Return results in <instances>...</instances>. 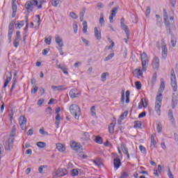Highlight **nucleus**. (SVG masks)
Returning a JSON list of instances; mask_svg holds the SVG:
<instances>
[{
    "instance_id": "f257e3e1",
    "label": "nucleus",
    "mask_w": 178,
    "mask_h": 178,
    "mask_svg": "<svg viewBox=\"0 0 178 178\" xmlns=\"http://www.w3.org/2000/svg\"><path fill=\"white\" fill-rule=\"evenodd\" d=\"M170 81L171 86L172 87V90L174 91L172 95V109H175L178 102V94L177 92H176L177 91V81L176 80V74H175V70L173 69L171 70Z\"/></svg>"
},
{
    "instance_id": "f03ea898",
    "label": "nucleus",
    "mask_w": 178,
    "mask_h": 178,
    "mask_svg": "<svg viewBox=\"0 0 178 178\" xmlns=\"http://www.w3.org/2000/svg\"><path fill=\"white\" fill-rule=\"evenodd\" d=\"M16 135V126L13 127L10 137L8 142L6 143L5 148L7 151H10V148L13 147V143H15V136Z\"/></svg>"
},
{
    "instance_id": "7ed1b4c3",
    "label": "nucleus",
    "mask_w": 178,
    "mask_h": 178,
    "mask_svg": "<svg viewBox=\"0 0 178 178\" xmlns=\"http://www.w3.org/2000/svg\"><path fill=\"white\" fill-rule=\"evenodd\" d=\"M34 6H37L38 9H41L42 8V4L38 6V1L37 0L28 1L25 3V8L26 9L27 13H31L34 9Z\"/></svg>"
},
{
    "instance_id": "20e7f679",
    "label": "nucleus",
    "mask_w": 178,
    "mask_h": 178,
    "mask_svg": "<svg viewBox=\"0 0 178 178\" xmlns=\"http://www.w3.org/2000/svg\"><path fill=\"white\" fill-rule=\"evenodd\" d=\"M70 112L76 120H79L80 116H81V109L77 104H71L70 106Z\"/></svg>"
},
{
    "instance_id": "39448f33",
    "label": "nucleus",
    "mask_w": 178,
    "mask_h": 178,
    "mask_svg": "<svg viewBox=\"0 0 178 178\" xmlns=\"http://www.w3.org/2000/svg\"><path fill=\"white\" fill-rule=\"evenodd\" d=\"M140 58L142 62V69L143 72H147V67H148V63L149 62V60L148 59V56L147 55V53L143 52V54H140Z\"/></svg>"
},
{
    "instance_id": "423d86ee",
    "label": "nucleus",
    "mask_w": 178,
    "mask_h": 178,
    "mask_svg": "<svg viewBox=\"0 0 178 178\" xmlns=\"http://www.w3.org/2000/svg\"><path fill=\"white\" fill-rule=\"evenodd\" d=\"M67 175V170L66 168H58L57 170H55L53 176L54 177H60L62 176H66Z\"/></svg>"
},
{
    "instance_id": "0eeeda50",
    "label": "nucleus",
    "mask_w": 178,
    "mask_h": 178,
    "mask_svg": "<svg viewBox=\"0 0 178 178\" xmlns=\"http://www.w3.org/2000/svg\"><path fill=\"white\" fill-rule=\"evenodd\" d=\"M161 41V55L163 59H166V58L168 57V47H166L165 39H162Z\"/></svg>"
},
{
    "instance_id": "6e6552de",
    "label": "nucleus",
    "mask_w": 178,
    "mask_h": 178,
    "mask_svg": "<svg viewBox=\"0 0 178 178\" xmlns=\"http://www.w3.org/2000/svg\"><path fill=\"white\" fill-rule=\"evenodd\" d=\"M120 24H121V28L122 30H124L127 38L130 37V30H129V27L126 24H124V18H122L120 20Z\"/></svg>"
},
{
    "instance_id": "1a4fd4ad",
    "label": "nucleus",
    "mask_w": 178,
    "mask_h": 178,
    "mask_svg": "<svg viewBox=\"0 0 178 178\" xmlns=\"http://www.w3.org/2000/svg\"><path fill=\"white\" fill-rule=\"evenodd\" d=\"M13 22H10L8 25V42H12V35H13Z\"/></svg>"
},
{
    "instance_id": "9d476101",
    "label": "nucleus",
    "mask_w": 178,
    "mask_h": 178,
    "mask_svg": "<svg viewBox=\"0 0 178 178\" xmlns=\"http://www.w3.org/2000/svg\"><path fill=\"white\" fill-rule=\"evenodd\" d=\"M114 155L115 156V158L113 159L114 168L115 169H118L122 165V161H120V159L117 154H114Z\"/></svg>"
},
{
    "instance_id": "9b49d317",
    "label": "nucleus",
    "mask_w": 178,
    "mask_h": 178,
    "mask_svg": "<svg viewBox=\"0 0 178 178\" xmlns=\"http://www.w3.org/2000/svg\"><path fill=\"white\" fill-rule=\"evenodd\" d=\"M19 123L22 130H24V127H26V124H27V118H26L24 115H21L19 117Z\"/></svg>"
},
{
    "instance_id": "f8f14e48",
    "label": "nucleus",
    "mask_w": 178,
    "mask_h": 178,
    "mask_svg": "<svg viewBox=\"0 0 178 178\" xmlns=\"http://www.w3.org/2000/svg\"><path fill=\"white\" fill-rule=\"evenodd\" d=\"M70 147L72 148V149H74V151H82L83 150V147H81V145H80V144L76 143V142H73L71 143Z\"/></svg>"
},
{
    "instance_id": "ddd939ff",
    "label": "nucleus",
    "mask_w": 178,
    "mask_h": 178,
    "mask_svg": "<svg viewBox=\"0 0 178 178\" xmlns=\"http://www.w3.org/2000/svg\"><path fill=\"white\" fill-rule=\"evenodd\" d=\"M55 42L58 45V47H65V44H63V40L62 39V38H60V36L58 35L55 36Z\"/></svg>"
},
{
    "instance_id": "4468645a",
    "label": "nucleus",
    "mask_w": 178,
    "mask_h": 178,
    "mask_svg": "<svg viewBox=\"0 0 178 178\" xmlns=\"http://www.w3.org/2000/svg\"><path fill=\"white\" fill-rule=\"evenodd\" d=\"M121 149L125 155L127 156V159H130V154H129V149H127V147L126 146V144L122 143L121 144Z\"/></svg>"
},
{
    "instance_id": "2eb2a0df",
    "label": "nucleus",
    "mask_w": 178,
    "mask_h": 178,
    "mask_svg": "<svg viewBox=\"0 0 178 178\" xmlns=\"http://www.w3.org/2000/svg\"><path fill=\"white\" fill-rule=\"evenodd\" d=\"M152 67L154 69L159 68V58L154 56L152 60Z\"/></svg>"
},
{
    "instance_id": "dca6fc26",
    "label": "nucleus",
    "mask_w": 178,
    "mask_h": 178,
    "mask_svg": "<svg viewBox=\"0 0 178 178\" xmlns=\"http://www.w3.org/2000/svg\"><path fill=\"white\" fill-rule=\"evenodd\" d=\"M51 90L53 91H63L64 90H67V88L65 87V86H51Z\"/></svg>"
},
{
    "instance_id": "f3484780",
    "label": "nucleus",
    "mask_w": 178,
    "mask_h": 178,
    "mask_svg": "<svg viewBox=\"0 0 178 178\" xmlns=\"http://www.w3.org/2000/svg\"><path fill=\"white\" fill-rule=\"evenodd\" d=\"M76 91H77V90H76V89H72L70 91L69 95H70V98H77V97H79V95H80V93H76Z\"/></svg>"
},
{
    "instance_id": "a211bd4d",
    "label": "nucleus",
    "mask_w": 178,
    "mask_h": 178,
    "mask_svg": "<svg viewBox=\"0 0 178 178\" xmlns=\"http://www.w3.org/2000/svg\"><path fill=\"white\" fill-rule=\"evenodd\" d=\"M95 37L99 41L102 38L101 36V31L98 30L97 27H95Z\"/></svg>"
},
{
    "instance_id": "6ab92c4d",
    "label": "nucleus",
    "mask_w": 178,
    "mask_h": 178,
    "mask_svg": "<svg viewBox=\"0 0 178 178\" xmlns=\"http://www.w3.org/2000/svg\"><path fill=\"white\" fill-rule=\"evenodd\" d=\"M11 80H12V72H10V76H6V79L3 85V88H6V87H8V84L10 83Z\"/></svg>"
},
{
    "instance_id": "aec40b11",
    "label": "nucleus",
    "mask_w": 178,
    "mask_h": 178,
    "mask_svg": "<svg viewBox=\"0 0 178 178\" xmlns=\"http://www.w3.org/2000/svg\"><path fill=\"white\" fill-rule=\"evenodd\" d=\"M56 148L59 152H65L66 151V148L62 143H57Z\"/></svg>"
},
{
    "instance_id": "412c9836",
    "label": "nucleus",
    "mask_w": 178,
    "mask_h": 178,
    "mask_svg": "<svg viewBox=\"0 0 178 178\" xmlns=\"http://www.w3.org/2000/svg\"><path fill=\"white\" fill-rule=\"evenodd\" d=\"M56 122L55 124L56 126V129H59V124H60V120H62V118H60V115H56Z\"/></svg>"
},
{
    "instance_id": "4be33fe9",
    "label": "nucleus",
    "mask_w": 178,
    "mask_h": 178,
    "mask_svg": "<svg viewBox=\"0 0 178 178\" xmlns=\"http://www.w3.org/2000/svg\"><path fill=\"white\" fill-rule=\"evenodd\" d=\"M161 106H162V104L155 103L154 109L159 116H161Z\"/></svg>"
},
{
    "instance_id": "5701e85b",
    "label": "nucleus",
    "mask_w": 178,
    "mask_h": 178,
    "mask_svg": "<svg viewBox=\"0 0 178 178\" xmlns=\"http://www.w3.org/2000/svg\"><path fill=\"white\" fill-rule=\"evenodd\" d=\"M115 124H116L115 123H111L109 127H108V131L110 133V134H113L114 131H115Z\"/></svg>"
},
{
    "instance_id": "b1692460",
    "label": "nucleus",
    "mask_w": 178,
    "mask_h": 178,
    "mask_svg": "<svg viewBox=\"0 0 178 178\" xmlns=\"http://www.w3.org/2000/svg\"><path fill=\"white\" fill-rule=\"evenodd\" d=\"M150 139H151L150 147L152 148H155V145H156V141H155V136H154V135H152Z\"/></svg>"
},
{
    "instance_id": "393cba45",
    "label": "nucleus",
    "mask_w": 178,
    "mask_h": 178,
    "mask_svg": "<svg viewBox=\"0 0 178 178\" xmlns=\"http://www.w3.org/2000/svg\"><path fill=\"white\" fill-rule=\"evenodd\" d=\"M165 90V81H163V79H161V84H160V88H159V92H163Z\"/></svg>"
},
{
    "instance_id": "a878e982",
    "label": "nucleus",
    "mask_w": 178,
    "mask_h": 178,
    "mask_svg": "<svg viewBox=\"0 0 178 178\" xmlns=\"http://www.w3.org/2000/svg\"><path fill=\"white\" fill-rule=\"evenodd\" d=\"M168 118L172 123H175V117L173 116V111L172 110H169L168 111Z\"/></svg>"
},
{
    "instance_id": "bb28decb",
    "label": "nucleus",
    "mask_w": 178,
    "mask_h": 178,
    "mask_svg": "<svg viewBox=\"0 0 178 178\" xmlns=\"http://www.w3.org/2000/svg\"><path fill=\"white\" fill-rule=\"evenodd\" d=\"M155 104H162V93H160L156 96Z\"/></svg>"
},
{
    "instance_id": "cd10ccee",
    "label": "nucleus",
    "mask_w": 178,
    "mask_h": 178,
    "mask_svg": "<svg viewBox=\"0 0 178 178\" xmlns=\"http://www.w3.org/2000/svg\"><path fill=\"white\" fill-rule=\"evenodd\" d=\"M82 25H83L82 31L84 34H86V33H87V29H88V25L87 24V21H83Z\"/></svg>"
},
{
    "instance_id": "c85d7f7f",
    "label": "nucleus",
    "mask_w": 178,
    "mask_h": 178,
    "mask_svg": "<svg viewBox=\"0 0 178 178\" xmlns=\"http://www.w3.org/2000/svg\"><path fill=\"white\" fill-rule=\"evenodd\" d=\"M84 15H86V8H83L82 11H81L79 13L80 22H83L84 20Z\"/></svg>"
},
{
    "instance_id": "c756f323",
    "label": "nucleus",
    "mask_w": 178,
    "mask_h": 178,
    "mask_svg": "<svg viewBox=\"0 0 178 178\" xmlns=\"http://www.w3.org/2000/svg\"><path fill=\"white\" fill-rule=\"evenodd\" d=\"M46 115L47 118H51L52 115V108L51 107L49 106L46 108Z\"/></svg>"
},
{
    "instance_id": "7c9ffc66",
    "label": "nucleus",
    "mask_w": 178,
    "mask_h": 178,
    "mask_svg": "<svg viewBox=\"0 0 178 178\" xmlns=\"http://www.w3.org/2000/svg\"><path fill=\"white\" fill-rule=\"evenodd\" d=\"M72 27H73L74 34H77V31L79 29V26L77 25V22L75 21L73 22Z\"/></svg>"
},
{
    "instance_id": "2f4dec72",
    "label": "nucleus",
    "mask_w": 178,
    "mask_h": 178,
    "mask_svg": "<svg viewBox=\"0 0 178 178\" xmlns=\"http://www.w3.org/2000/svg\"><path fill=\"white\" fill-rule=\"evenodd\" d=\"M143 68H142V70H141V68H139V69H136L134 71V74H137V76H143Z\"/></svg>"
},
{
    "instance_id": "473e14b6",
    "label": "nucleus",
    "mask_w": 178,
    "mask_h": 178,
    "mask_svg": "<svg viewBox=\"0 0 178 178\" xmlns=\"http://www.w3.org/2000/svg\"><path fill=\"white\" fill-rule=\"evenodd\" d=\"M82 140H84V141H90V134L85 132L82 137Z\"/></svg>"
},
{
    "instance_id": "72a5a7b5",
    "label": "nucleus",
    "mask_w": 178,
    "mask_h": 178,
    "mask_svg": "<svg viewBox=\"0 0 178 178\" xmlns=\"http://www.w3.org/2000/svg\"><path fill=\"white\" fill-rule=\"evenodd\" d=\"M36 145L38 148H45V147H47V143L45 142H38Z\"/></svg>"
},
{
    "instance_id": "f704fd0d",
    "label": "nucleus",
    "mask_w": 178,
    "mask_h": 178,
    "mask_svg": "<svg viewBox=\"0 0 178 178\" xmlns=\"http://www.w3.org/2000/svg\"><path fill=\"white\" fill-rule=\"evenodd\" d=\"M142 124L141 121H135L134 127L135 129H141Z\"/></svg>"
},
{
    "instance_id": "c9c22d12",
    "label": "nucleus",
    "mask_w": 178,
    "mask_h": 178,
    "mask_svg": "<svg viewBox=\"0 0 178 178\" xmlns=\"http://www.w3.org/2000/svg\"><path fill=\"white\" fill-rule=\"evenodd\" d=\"M125 95H126L125 96L126 97L125 102H126V104H129V102H130V91L127 90Z\"/></svg>"
},
{
    "instance_id": "e433bc0d",
    "label": "nucleus",
    "mask_w": 178,
    "mask_h": 178,
    "mask_svg": "<svg viewBox=\"0 0 178 178\" xmlns=\"http://www.w3.org/2000/svg\"><path fill=\"white\" fill-rule=\"evenodd\" d=\"M114 56H115V53H111L110 54L108 55V56H106L104 58V61L108 62V60H111V59H112V58H113Z\"/></svg>"
},
{
    "instance_id": "4c0bfd02",
    "label": "nucleus",
    "mask_w": 178,
    "mask_h": 178,
    "mask_svg": "<svg viewBox=\"0 0 178 178\" xmlns=\"http://www.w3.org/2000/svg\"><path fill=\"white\" fill-rule=\"evenodd\" d=\"M90 113H91L92 116H93L94 118H95V116H97V113L95 111V106H92L91 107Z\"/></svg>"
},
{
    "instance_id": "58836bf2",
    "label": "nucleus",
    "mask_w": 178,
    "mask_h": 178,
    "mask_svg": "<svg viewBox=\"0 0 178 178\" xmlns=\"http://www.w3.org/2000/svg\"><path fill=\"white\" fill-rule=\"evenodd\" d=\"M25 19H26L25 22H26V26L24 29V31H25V33H26V31H29V17L27 15H26Z\"/></svg>"
},
{
    "instance_id": "ea45409f",
    "label": "nucleus",
    "mask_w": 178,
    "mask_h": 178,
    "mask_svg": "<svg viewBox=\"0 0 178 178\" xmlns=\"http://www.w3.org/2000/svg\"><path fill=\"white\" fill-rule=\"evenodd\" d=\"M60 0H52L51 5L54 6V8H58V5H59V2Z\"/></svg>"
},
{
    "instance_id": "a19ab883",
    "label": "nucleus",
    "mask_w": 178,
    "mask_h": 178,
    "mask_svg": "<svg viewBox=\"0 0 178 178\" xmlns=\"http://www.w3.org/2000/svg\"><path fill=\"white\" fill-rule=\"evenodd\" d=\"M95 141L97 144H102V138L100 136H95Z\"/></svg>"
},
{
    "instance_id": "79ce46f5",
    "label": "nucleus",
    "mask_w": 178,
    "mask_h": 178,
    "mask_svg": "<svg viewBox=\"0 0 178 178\" xmlns=\"http://www.w3.org/2000/svg\"><path fill=\"white\" fill-rule=\"evenodd\" d=\"M156 83V74H154L151 80L152 86H154Z\"/></svg>"
},
{
    "instance_id": "37998d69",
    "label": "nucleus",
    "mask_w": 178,
    "mask_h": 178,
    "mask_svg": "<svg viewBox=\"0 0 178 178\" xmlns=\"http://www.w3.org/2000/svg\"><path fill=\"white\" fill-rule=\"evenodd\" d=\"M45 168H47V165H40L38 168V172L39 173H40V175H42V173H44V169H45Z\"/></svg>"
},
{
    "instance_id": "c03bdc74",
    "label": "nucleus",
    "mask_w": 178,
    "mask_h": 178,
    "mask_svg": "<svg viewBox=\"0 0 178 178\" xmlns=\"http://www.w3.org/2000/svg\"><path fill=\"white\" fill-rule=\"evenodd\" d=\"M15 40H17L18 41H20V40H22V35H20V31H17L16 32V36H15Z\"/></svg>"
},
{
    "instance_id": "a18cd8bd",
    "label": "nucleus",
    "mask_w": 178,
    "mask_h": 178,
    "mask_svg": "<svg viewBox=\"0 0 178 178\" xmlns=\"http://www.w3.org/2000/svg\"><path fill=\"white\" fill-rule=\"evenodd\" d=\"M141 102L143 108H147V106H148V104L147 103L145 98H142Z\"/></svg>"
},
{
    "instance_id": "49530a36",
    "label": "nucleus",
    "mask_w": 178,
    "mask_h": 178,
    "mask_svg": "<svg viewBox=\"0 0 178 178\" xmlns=\"http://www.w3.org/2000/svg\"><path fill=\"white\" fill-rule=\"evenodd\" d=\"M135 87H136V90H140L142 87L141 82L136 81L135 82Z\"/></svg>"
},
{
    "instance_id": "de8ad7c7",
    "label": "nucleus",
    "mask_w": 178,
    "mask_h": 178,
    "mask_svg": "<svg viewBox=\"0 0 178 178\" xmlns=\"http://www.w3.org/2000/svg\"><path fill=\"white\" fill-rule=\"evenodd\" d=\"M108 41L111 42V45L107 48V49H113V47H115V42L111 40V38H108Z\"/></svg>"
},
{
    "instance_id": "09e8293b",
    "label": "nucleus",
    "mask_w": 178,
    "mask_h": 178,
    "mask_svg": "<svg viewBox=\"0 0 178 178\" xmlns=\"http://www.w3.org/2000/svg\"><path fill=\"white\" fill-rule=\"evenodd\" d=\"M38 91V88L37 86L33 85V88L31 89V94H35Z\"/></svg>"
},
{
    "instance_id": "8fccbe9b",
    "label": "nucleus",
    "mask_w": 178,
    "mask_h": 178,
    "mask_svg": "<svg viewBox=\"0 0 178 178\" xmlns=\"http://www.w3.org/2000/svg\"><path fill=\"white\" fill-rule=\"evenodd\" d=\"M156 130H157L158 133H161V131H162V124L161 123L157 124Z\"/></svg>"
},
{
    "instance_id": "3c124183",
    "label": "nucleus",
    "mask_w": 178,
    "mask_h": 178,
    "mask_svg": "<svg viewBox=\"0 0 178 178\" xmlns=\"http://www.w3.org/2000/svg\"><path fill=\"white\" fill-rule=\"evenodd\" d=\"M171 42L172 47H176V42H177L176 38L172 36L171 38V42Z\"/></svg>"
},
{
    "instance_id": "603ef678",
    "label": "nucleus",
    "mask_w": 178,
    "mask_h": 178,
    "mask_svg": "<svg viewBox=\"0 0 178 178\" xmlns=\"http://www.w3.org/2000/svg\"><path fill=\"white\" fill-rule=\"evenodd\" d=\"M129 112L128 111H124V113H122V115L120 116V119L121 120H123L124 119V116L126 118V116H127Z\"/></svg>"
},
{
    "instance_id": "864d4df0",
    "label": "nucleus",
    "mask_w": 178,
    "mask_h": 178,
    "mask_svg": "<svg viewBox=\"0 0 178 178\" xmlns=\"http://www.w3.org/2000/svg\"><path fill=\"white\" fill-rule=\"evenodd\" d=\"M70 17H71V18H72V19H77V17H79L77 16V15L75 14L74 12H71V13H70Z\"/></svg>"
},
{
    "instance_id": "5fc2aeb1",
    "label": "nucleus",
    "mask_w": 178,
    "mask_h": 178,
    "mask_svg": "<svg viewBox=\"0 0 178 178\" xmlns=\"http://www.w3.org/2000/svg\"><path fill=\"white\" fill-rule=\"evenodd\" d=\"M121 104H124V90H122L121 92Z\"/></svg>"
},
{
    "instance_id": "6e6d98bb",
    "label": "nucleus",
    "mask_w": 178,
    "mask_h": 178,
    "mask_svg": "<svg viewBox=\"0 0 178 178\" xmlns=\"http://www.w3.org/2000/svg\"><path fill=\"white\" fill-rule=\"evenodd\" d=\"M51 38H44V42H45V44H47V45H51Z\"/></svg>"
},
{
    "instance_id": "4d7b16f0",
    "label": "nucleus",
    "mask_w": 178,
    "mask_h": 178,
    "mask_svg": "<svg viewBox=\"0 0 178 178\" xmlns=\"http://www.w3.org/2000/svg\"><path fill=\"white\" fill-rule=\"evenodd\" d=\"M12 9H13L12 17H15L16 16V12H17V7H12Z\"/></svg>"
},
{
    "instance_id": "13d9d810",
    "label": "nucleus",
    "mask_w": 178,
    "mask_h": 178,
    "mask_svg": "<svg viewBox=\"0 0 178 178\" xmlns=\"http://www.w3.org/2000/svg\"><path fill=\"white\" fill-rule=\"evenodd\" d=\"M149 13H151V8L149 6H147L145 10V15L148 17L149 16Z\"/></svg>"
},
{
    "instance_id": "bf43d9fd",
    "label": "nucleus",
    "mask_w": 178,
    "mask_h": 178,
    "mask_svg": "<svg viewBox=\"0 0 178 178\" xmlns=\"http://www.w3.org/2000/svg\"><path fill=\"white\" fill-rule=\"evenodd\" d=\"M15 26H17L18 29H22L24 26V21H21V22L15 24Z\"/></svg>"
},
{
    "instance_id": "052dcab7",
    "label": "nucleus",
    "mask_w": 178,
    "mask_h": 178,
    "mask_svg": "<svg viewBox=\"0 0 178 178\" xmlns=\"http://www.w3.org/2000/svg\"><path fill=\"white\" fill-rule=\"evenodd\" d=\"M99 22L100 24H104V23L105 22V20L104 19V15H102V14L100 15V18H99Z\"/></svg>"
},
{
    "instance_id": "680f3d73",
    "label": "nucleus",
    "mask_w": 178,
    "mask_h": 178,
    "mask_svg": "<svg viewBox=\"0 0 178 178\" xmlns=\"http://www.w3.org/2000/svg\"><path fill=\"white\" fill-rule=\"evenodd\" d=\"M39 133H40V134H42L43 136H48V132L44 131V129H40L39 130Z\"/></svg>"
},
{
    "instance_id": "e2e57ef3",
    "label": "nucleus",
    "mask_w": 178,
    "mask_h": 178,
    "mask_svg": "<svg viewBox=\"0 0 178 178\" xmlns=\"http://www.w3.org/2000/svg\"><path fill=\"white\" fill-rule=\"evenodd\" d=\"M127 177H129V174H127V172H123L121 176L120 177V178H127Z\"/></svg>"
},
{
    "instance_id": "0e129e2a",
    "label": "nucleus",
    "mask_w": 178,
    "mask_h": 178,
    "mask_svg": "<svg viewBox=\"0 0 178 178\" xmlns=\"http://www.w3.org/2000/svg\"><path fill=\"white\" fill-rule=\"evenodd\" d=\"M116 12H118V8H114L112 10H111V16H116Z\"/></svg>"
},
{
    "instance_id": "69168bd1",
    "label": "nucleus",
    "mask_w": 178,
    "mask_h": 178,
    "mask_svg": "<svg viewBox=\"0 0 178 178\" xmlns=\"http://www.w3.org/2000/svg\"><path fill=\"white\" fill-rule=\"evenodd\" d=\"M20 42V40H17L15 39L14 42H13V46L15 48H17V47H19V43Z\"/></svg>"
},
{
    "instance_id": "338daca9",
    "label": "nucleus",
    "mask_w": 178,
    "mask_h": 178,
    "mask_svg": "<svg viewBox=\"0 0 178 178\" xmlns=\"http://www.w3.org/2000/svg\"><path fill=\"white\" fill-rule=\"evenodd\" d=\"M102 81H106V72L102 74Z\"/></svg>"
},
{
    "instance_id": "774afa93",
    "label": "nucleus",
    "mask_w": 178,
    "mask_h": 178,
    "mask_svg": "<svg viewBox=\"0 0 178 178\" xmlns=\"http://www.w3.org/2000/svg\"><path fill=\"white\" fill-rule=\"evenodd\" d=\"M77 175H79V171L76 169H73L72 170V176H77Z\"/></svg>"
}]
</instances>
